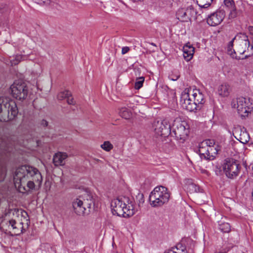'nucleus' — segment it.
<instances>
[{
	"mask_svg": "<svg viewBox=\"0 0 253 253\" xmlns=\"http://www.w3.org/2000/svg\"><path fill=\"white\" fill-rule=\"evenodd\" d=\"M215 253H226V252H216Z\"/></svg>",
	"mask_w": 253,
	"mask_h": 253,
	"instance_id": "nucleus-44",
	"label": "nucleus"
},
{
	"mask_svg": "<svg viewBox=\"0 0 253 253\" xmlns=\"http://www.w3.org/2000/svg\"><path fill=\"white\" fill-rule=\"evenodd\" d=\"M23 56L21 54H17L13 56H10L8 59L5 60V63L6 65L11 66L18 65L22 60Z\"/></svg>",
	"mask_w": 253,
	"mask_h": 253,
	"instance_id": "nucleus-23",
	"label": "nucleus"
},
{
	"mask_svg": "<svg viewBox=\"0 0 253 253\" xmlns=\"http://www.w3.org/2000/svg\"><path fill=\"white\" fill-rule=\"evenodd\" d=\"M192 96L194 99V101L197 105L204 103V95L199 89H194L193 90Z\"/></svg>",
	"mask_w": 253,
	"mask_h": 253,
	"instance_id": "nucleus-22",
	"label": "nucleus"
},
{
	"mask_svg": "<svg viewBox=\"0 0 253 253\" xmlns=\"http://www.w3.org/2000/svg\"><path fill=\"white\" fill-rule=\"evenodd\" d=\"M234 40H235L236 43V53L243 54L246 51V48L250 47V42L246 34L240 33L234 38Z\"/></svg>",
	"mask_w": 253,
	"mask_h": 253,
	"instance_id": "nucleus-12",
	"label": "nucleus"
},
{
	"mask_svg": "<svg viewBox=\"0 0 253 253\" xmlns=\"http://www.w3.org/2000/svg\"><path fill=\"white\" fill-rule=\"evenodd\" d=\"M169 197L170 193L167 188L163 186H157L149 195V203L153 207H161L169 202Z\"/></svg>",
	"mask_w": 253,
	"mask_h": 253,
	"instance_id": "nucleus-4",
	"label": "nucleus"
},
{
	"mask_svg": "<svg viewBox=\"0 0 253 253\" xmlns=\"http://www.w3.org/2000/svg\"><path fill=\"white\" fill-rule=\"evenodd\" d=\"M11 7L5 3H0V13L4 14H7L10 13Z\"/></svg>",
	"mask_w": 253,
	"mask_h": 253,
	"instance_id": "nucleus-28",
	"label": "nucleus"
},
{
	"mask_svg": "<svg viewBox=\"0 0 253 253\" xmlns=\"http://www.w3.org/2000/svg\"><path fill=\"white\" fill-rule=\"evenodd\" d=\"M10 90L12 96L19 100L25 99L28 93L26 84L20 81H15L11 85Z\"/></svg>",
	"mask_w": 253,
	"mask_h": 253,
	"instance_id": "nucleus-10",
	"label": "nucleus"
},
{
	"mask_svg": "<svg viewBox=\"0 0 253 253\" xmlns=\"http://www.w3.org/2000/svg\"><path fill=\"white\" fill-rule=\"evenodd\" d=\"M73 207L75 212L78 215H83L86 213V208L84 206L83 201L76 199L73 202Z\"/></svg>",
	"mask_w": 253,
	"mask_h": 253,
	"instance_id": "nucleus-18",
	"label": "nucleus"
},
{
	"mask_svg": "<svg viewBox=\"0 0 253 253\" xmlns=\"http://www.w3.org/2000/svg\"><path fill=\"white\" fill-rule=\"evenodd\" d=\"M213 0H199V6L201 8H207L211 4Z\"/></svg>",
	"mask_w": 253,
	"mask_h": 253,
	"instance_id": "nucleus-30",
	"label": "nucleus"
},
{
	"mask_svg": "<svg viewBox=\"0 0 253 253\" xmlns=\"http://www.w3.org/2000/svg\"><path fill=\"white\" fill-rule=\"evenodd\" d=\"M225 6L230 11L231 17H235L237 16V11L235 3L233 0H224Z\"/></svg>",
	"mask_w": 253,
	"mask_h": 253,
	"instance_id": "nucleus-24",
	"label": "nucleus"
},
{
	"mask_svg": "<svg viewBox=\"0 0 253 253\" xmlns=\"http://www.w3.org/2000/svg\"><path fill=\"white\" fill-rule=\"evenodd\" d=\"M13 217L8 220H3L0 224V228L3 231L11 236H19L25 232L28 228L30 221L27 217V213L14 210Z\"/></svg>",
	"mask_w": 253,
	"mask_h": 253,
	"instance_id": "nucleus-2",
	"label": "nucleus"
},
{
	"mask_svg": "<svg viewBox=\"0 0 253 253\" xmlns=\"http://www.w3.org/2000/svg\"><path fill=\"white\" fill-rule=\"evenodd\" d=\"M233 108H236L239 114L242 117L248 116L252 110V104L248 98L240 97L232 101Z\"/></svg>",
	"mask_w": 253,
	"mask_h": 253,
	"instance_id": "nucleus-9",
	"label": "nucleus"
},
{
	"mask_svg": "<svg viewBox=\"0 0 253 253\" xmlns=\"http://www.w3.org/2000/svg\"><path fill=\"white\" fill-rule=\"evenodd\" d=\"M8 114L7 118L4 121H8L15 118L18 114V109L14 101L7 97H0V113Z\"/></svg>",
	"mask_w": 253,
	"mask_h": 253,
	"instance_id": "nucleus-8",
	"label": "nucleus"
},
{
	"mask_svg": "<svg viewBox=\"0 0 253 253\" xmlns=\"http://www.w3.org/2000/svg\"><path fill=\"white\" fill-rule=\"evenodd\" d=\"M186 185L185 188L190 193L200 192H201V188L194 183L192 179H188L185 181Z\"/></svg>",
	"mask_w": 253,
	"mask_h": 253,
	"instance_id": "nucleus-21",
	"label": "nucleus"
},
{
	"mask_svg": "<svg viewBox=\"0 0 253 253\" xmlns=\"http://www.w3.org/2000/svg\"><path fill=\"white\" fill-rule=\"evenodd\" d=\"M111 207L113 214L120 216L129 217L135 212L132 200L126 196L114 199L112 201Z\"/></svg>",
	"mask_w": 253,
	"mask_h": 253,
	"instance_id": "nucleus-3",
	"label": "nucleus"
},
{
	"mask_svg": "<svg viewBox=\"0 0 253 253\" xmlns=\"http://www.w3.org/2000/svg\"><path fill=\"white\" fill-rule=\"evenodd\" d=\"M196 15V11L192 5H190L187 8H180L176 12L177 19L182 22L190 21L191 18L195 17Z\"/></svg>",
	"mask_w": 253,
	"mask_h": 253,
	"instance_id": "nucleus-13",
	"label": "nucleus"
},
{
	"mask_svg": "<svg viewBox=\"0 0 253 253\" xmlns=\"http://www.w3.org/2000/svg\"><path fill=\"white\" fill-rule=\"evenodd\" d=\"M68 155L65 152H57L54 154L53 158V162L55 166H62L65 165L66 159Z\"/></svg>",
	"mask_w": 253,
	"mask_h": 253,
	"instance_id": "nucleus-17",
	"label": "nucleus"
},
{
	"mask_svg": "<svg viewBox=\"0 0 253 253\" xmlns=\"http://www.w3.org/2000/svg\"><path fill=\"white\" fill-rule=\"evenodd\" d=\"M225 16V11L223 9H217L208 16L207 19V23L211 26H216L220 24Z\"/></svg>",
	"mask_w": 253,
	"mask_h": 253,
	"instance_id": "nucleus-14",
	"label": "nucleus"
},
{
	"mask_svg": "<svg viewBox=\"0 0 253 253\" xmlns=\"http://www.w3.org/2000/svg\"><path fill=\"white\" fill-rule=\"evenodd\" d=\"M120 116L126 120L129 119L132 116L131 112L126 107H123L120 109Z\"/></svg>",
	"mask_w": 253,
	"mask_h": 253,
	"instance_id": "nucleus-27",
	"label": "nucleus"
},
{
	"mask_svg": "<svg viewBox=\"0 0 253 253\" xmlns=\"http://www.w3.org/2000/svg\"><path fill=\"white\" fill-rule=\"evenodd\" d=\"M71 95V92L68 90H65L60 92L57 95V98L60 100H62L67 97Z\"/></svg>",
	"mask_w": 253,
	"mask_h": 253,
	"instance_id": "nucleus-32",
	"label": "nucleus"
},
{
	"mask_svg": "<svg viewBox=\"0 0 253 253\" xmlns=\"http://www.w3.org/2000/svg\"><path fill=\"white\" fill-rule=\"evenodd\" d=\"M190 126L187 122L180 118H176L171 126L170 134L175 137L180 142L183 143L188 136Z\"/></svg>",
	"mask_w": 253,
	"mask_h": 253,
	"instance_id": "nucleus-5",
	"label": "nucleus"
},
{
	"mask_svg": "<svg viewBox=\"0 0 253 253\" xmlns=\"http://www.w3.org/2000/svg\"><path fill=\"white\" fill-rule=\"evenodd\" d=\"M250 47H251V49L252 50H253V45H250Z\"/></svg>",
	"mask_w": 253,
	"mask_h": 253,
	"instance_id": "nucleus-43",
	"label": "nucleus"
},
{
	"mask_svg": "<svg viewBox=\"0 0 253 253\" xmlns=\"http://www.w3.org/2000/svg\"><path fill=\"white\" fill-rule=\"evenodd\" d=\"M153 127L158 136L166 137L171 133V125L168 119L155 120L153 123Z\"/></svg>",
	"mask_w": 253,
	"mask_h": 253,
	"instance_id": "nucleus-11",
	"label": "nucleus"
},
{
	"mask_svg": "<svg viewBox=\"0 0 253 253\" xmlns=\"http://www.w3.org/2000/svg\"><path fill=\"white\" fill-rule=\"evenodd\" d=\"M243 129H244V130H243L242 129H241L240 127L235 128L234 130L233 134L238 135V134L240 133L239 135L238 136H235V137L242 143L245 144L248 142L249 140V135L246 131V130L244 127H243Z\"/></svg>",
	"mask_w": 253,
	"mask_h": 253,
	"instance_id": "nucleus-16",
	"label": "nucleus"
},
{
	"mask_svg": "<svg viewBox=\"0 0 253 253\" xmlns=\"http://www.w3.org/2000/svg\"><path fill=\"white\" fill-rule=\"evenodd\" d=\"M230 85L226 83L220 84L217 89V93L221 97L228 96L230 94Z\"/></svg>",
	"mask_w": 253,
	"mask_h": 253,
	"instance_id": "nucleus-20",
	"label": "nucleus"
},
{
	"mask_svg": "<svg viewBox=\"0 0 253 253\" xmlns=\"http://www.w3.org/2000/svg\"><path fill=\"white\" fill-rule=\"evenodd\" d=\"M13 178L15 187L21 193L31 191L35 189L36 185L41 186L42 181L39 170L27 165L17 168Z\"/></svg>",
	"mask_w": 253,
	"mask_h": 253,
	"instance_id": "nucleus-1",
	"label": "nucleus"
},
{
	"mask_svg": "<svg viewBox=\"0 0 253 253\" xmlns=\"http://www.w3.org/2000/svg\"><path fill=\"white\" fill-rule=\"evenodd\" d=\"M129 50V48L127 46L123 47L122 49V53L125 54Z\"/></svg>",
	"mask_w": 253,
	"mask_h": 253,
	"instance_id": "nucleus-39",
	"label": "nucleus"
},
{
	"mask_svg": "<svg viewBox=\"0 0 253 253\" xmlns=\"http://www.w3.org/2000/svg\"><path fill=\"white\" fill-rule=\"evenodd\" d=\"M134 103H136L137 105H141L142 101V98L141 96L135 95L133 97Z\"/></svg>",
	"mask_w": 253,
	"mask_h": 253,
	"instance_id": "nucleus-34",
	"label": "nucleus"
},
{
	"mask_svg": "<svg viewBox=\"0 0 253 253\" xmlns=\"http://www.w3.org/2000/svg\"><path fill=\"white\" fill-rule=\"evenodd\" d=\"M219 150V146L215 143L214 140L207 139L199 144L200 154L207 160H213Z\"/></svg>",
	"mask_w": 253,
	"mask_h": 253,
	"instance_id": "nucleus-6",
	"label": "nucleus"
},
{
	"mask_svg": "<svg viewBox=\"0 0 253 253\" xmlns=\"http://www.w3.org/2000/svg\"><path fill=\"white\" fill-rule=\"evenodd\" d=\"M221 168L228 178L234 179L239 175L241 167L237 160L227 158L223 161Z\"/></svg>",
	"mask_w": 253,
	"mask_h": 253,
	"instance_id": "nucleus-7",
	"label": "nucleus"
},
{
	"mask_svg": "<svg viewBox=\"0 0 253 253\" xmlns=\"http://www.w3.org/2000/svg\"><path fill=\"white\" fill-rule=\"evenodd\" d=\"M144 80H145V78H144V77H143V82L144 81Z\"/></svg>",
	"mask_w": 253,
	"mask_h": 253,
	"instance_id": "nucleus-47",
	"label": "nucleus"
},
{
	"mask_svg": "<svg viewBox=\"0 0 253 253\" xmlns=\"http://www.w3.org/2000/svg\"><path fill=\"white\" fill-rule=\"evenodd\" d=\"M36 2L40 5H49L50 0H35Z\"/></svg>",
	"mask_w": 253,
	"mask_h": 253,
	"instance_id": "nucleus-35",
	"label": "nucleus"
},
{
	"mask_svg": "<svg viewBox=\"0 0 253 253\" xmlns=\"http://www.w3.org/2000/svg\"><path fill=\"white\" fill-rule=\"evenodd\" d=\"M136 199L139 202V205L141 204V200H142V194L138 193L136 196Z\"/></svg>",
	"mask_w": 253,
	"mask_h": 253,
	"instance_id": "nucleus-40",
	"label": "nucleus"
},
{
	"mask_svg": "<svg viewBox=\"0 0 253 253\" xmlns=\"http://www.w3.org/2000/svg\"><path fill=\"white\" fill-rule=\"evenodd\" d=\"M248 31L253 36V26H250L248 28Z\"/></svg>",
	"mask_w": 253,
	"mask_h": 253,
	"instance_id": "nucleus-41",
	"label": "nucleus"
},
{
	"mask_svg": "<svg viewBox=\"0 0 253 253\" xmlns=\"http://www.w3.org/2000/svg\"><path fill=\"white\" fill-rule=\"evenodd\" d=\"M180 77V75L177 73V74H176L175 75H173V74H171L169 76V78L170 80H172V81H176L178 79V78H179Z\"/></svg>",
	"mask_w": 253,
	"mask_h": 253,
	"instance_id": "nucleus-36",
	"label": "nucleus"
},
{
	"mask_svg": "<svg viewBox=\"0 0 253 253\" xmlns=\"http://www.w3.org/2000/svg\"><path fill=\"white\" fill-rule=\"evenodd\" d=\"M151 44L153 45V46H156V45H155V43H151Z\"/></svg>",
	"mask_w": 253,
	"mask_h": 253,
	"instance_id": "nucleus-45",
	"label": "nucleus"
},
{
	"mask_svg": "<svg viewBox=\"0 0 253 253\" xmlns=\"http://www.w3.org/2000/svg\"><path fill=\"white\" fill-rule=\"evenodd\" d=\"M195 48L190 45H185L183 47V57L187 61H189L193 57Z\"/></svg>",
	"mask_w": 253,
	"mask_h": 253,
	"instance_id": "nucleus-19",
	"label": "nucleus"
},
{
	"mask_svg": "<svg viewBox=\"0 0 253 253\" xmlns=\"http://www.w3.org/2000/svg\"><path fill=\"white\" fill-rule=\"evenodd\" d=\"M142 79V77H140L139 78V79Z\"/></svg>",
	"mask_w": 253,
	"mask_h": 253,
	"instance_id": "nucleus-48",
	"label": "nucleus"
},
{
	"mask_svg": "<svg viewBox=\"0 0 253 253\" xmlns=\"http://www.w3.org/2000/svg\"><path fill=\"white\" fill-rule=\"evenodd\" d=\"M41 125L43 126H46L48 125V122L46 121L43 120L42 121Z\"/></svg>",
	"mask_w": 253,
	"mask_h": 253,
	"instance_id": "nucleus-42",
	"label": "nucleus"
},
{
	"mask_svg": "<svg viewBox=\"0 0 253 253\" xmlns=\"http://www.w3.org/2000/svg\"><path fill=\"white\" fill-rule=\"evenodd\" d=\"M142 86V81H138L135 84L134 87L136 89H139Z\"/></svg>",
	"mask_w": 253,
	"mask_h": 253,
	"instance_id": "nucleus-38",
	"label": "nucleus"
},
{
	"mask_svg": "<svg viewBox=\"0 0 253 253\" xmlns=\"http://www.w3.org/2000/svg\"><path fill=\"white\" fill-rule=\"evenodd\" d=\"M101 148L107 152H109L113 149V146L109 141H106L101 145Z\"/></svg>",
	"mask_w": 253,
	"mask_h": 253,
	"instance_id": "nucleus-33",
	"label": "nucleus"
},
{
	"mask_svg": "<svg viewBox=\"0 0 253 253\" xmlns=\"http://www.w3.org/2000/svg\"><path fill=\"white\" fill-rule=\"evenodd\" d=\"M252 165V170L253 171V164Z\"/></svg>",
	"mask_w": 253,
	"mask_h": 253,
	"instance_id": "nucleus-46",
	"label": "nucleus"
},
{
	"mask_svg": "<svg viewBox=\"0 0 253 253\" xmlns=\"http://www.w3.org/2000/svg\"><path fill=\"white\" fill-rule=\"evenodd\" d=\"M87 197H88V199H84L83 201L84 205V206L87 209H88V211H89V209L91 208L92 203H93V200L92 197L88 195Z\"/></svg>",
	"mask_w": 253,
	"mask_h": 253,
	"instance_id": "nucleus-31",
	"label": "nucleus"
},
{
	"mask_svg": "<svg viewBox=\"0 0 253 253\" xmlns=\"http://www.w3.org/2000/svg\"><path fill=\"white\" fill-rule=\"evenodd\" d=\"M234 42H235V40H234L233 38L232 41L229 42L227 48V52L232 58L239 59L240 58L237 57L235 50L233 49Z\"/></svg>",
	"mask_w": 253,
	"mask_h": 253,
	"instance_id": "nucleus-26",
	"label": "nucleus"
},
{
	"mask_svg": "<svg viewBox=\"0 0 253 253\" xmlns=\"http://www.w3.org/2000/svg\"><path fill=\"white\" fill-rule=\"evenodd\" d=\"M67 102L68 104L74 105L75 104V101L74 98L72 97V95L67 98Z\"/></svg>",
	"mask_w": 253,
	"mask_h": 253,
	"instance_id": "nucleus-37",
	"label": "nucleus"
},
{
	"mask_svg": "<svg viewBox=\"0 0 253 253\" xmlns=\"http://www.w3.org/2000/svg\"><path fill=\"white\" fill-rule=\"evenodd\" d=\"M219 229L222 232L228 233L230 231V225L228 223L224 222L219 224Z\"/></svg>",
	"mask_w": 253,
	"mask_h": 253,
	"instance_id": "nucleus-29",
	"label": "nucleus"
},
{
	"mask_svg": "<svg viewBox=\"0 0 253 253\" xmlns=\"http://www.w3.org/2000/svg\"><path fill=\"white\" fill-rule=\"evenodd\" d=\"M164 253H188L185 246L181 243L177 244L171 249L165 252Z\"/></svg>",
	"mask_w": 253,
	"mask_h": 253,
	"instance_id": "nucleus-25",
	"label": "nucleus"
},
{
	"mask_svg": "<svg viewBox=\"0 0 253 253\" xmlns=\"http://www.w3.org/2000/svg\"><path fill=\"white\" fill-rule=\"evenodd\" d=\"M180 103L183 109L190 112L194 111L197 107V105L190 98L188 93H185L182 94Z\"/></svg>",
	"mask_w": 253,
	"mask_h": 253,
	"instance_id": "nucleus-15",
	"label": "nucleus"
}]
</instances>
